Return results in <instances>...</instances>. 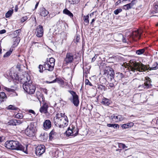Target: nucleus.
I'll return each instance as SVG.
<instances>
[{
  "label": "nucleus",
  "mask_w": 158,
  "mask_h": 158,
  "mask_svg": "<svg viewBox=\"0 0 158 158\" xmlns=\"http://www.w3.org/2000/svg\"><path fill=\"white\" fill-rule=\"evenodd\" d=\"M63 12L64 14L67 15L70 18L73 19V14L68 9L66 8L63 10Z\"/></svg>",
  "instance_id": "obj_17"
},
{
  "label": "nucleus",
  "mask_w": 158,
  "mask_h": 158,
  "mask_svg": "<svg viewBox=\"0 0 158 158\" xmlns=\"http://www.w3.org/2000/svg\"><path fill=\"white\" fill-rule=\"evenodd\" d=\"M49 62L51 63V64H52V65L51 66H51L52 67L53 66V65H55V59L52 57L50 58L49 60Z\"/></svg>",
  "instance_id": "obj_34"
},
{
  "label": "nucleus",
  "mask_w": 158,
  "mask_h": 158,
  "mask_svg": "<svg viewBox=\"0 0 158 158\" xmlns=\"http://www.w3.org/2000/svg\"><path fill=\"white\" fill-rule=\"evenodd\" d=\"M29 112L33 114L34 115L35 114V113L34 111L32 110H29Z\"/></svg>",
  "instance_id": "obj_50"
},
{
  "label": "nucleus",
  "mask_w": 158,
  "mask_h": 158,
  "mask_svg": "<svg viewBox=\"0 0 158 158\" xmlns=\"http://www.w3.org/2000/svg\"><path fill=\"white\" fill-rule=\"evenodd\" d=\"M74 60V56L72 53L67 52L64 58V61L66 64L72 63Z\"/></svg>",
  "instance_id": "obj_8"
},
{
  "label": "nucleus",
  "mask_w": 158,
  "mask_h": 158,
  "mask_svg": "<svg viewBox=\"0 0 158 158\" xmlns=\"http://www.w3.org/2000/svg\"><path fill=\"white\" fill-rule=\"evenodd\" d=\"M27 19V16H24L21 19V21L22 22V23H23L25 21H26Z\"/></svg>",
  "instance_id": "obj_45"
},
{
  "label": "nucleus",
  "mask_w": 158,
  "mask_h": 158,
  "mask_svg": "<svg viewBox=\"0 0 158 158\" xmlns=\"http://www.w3.org/2000/svg\"><path fill=\"white\" fill-rule=\"evenodd\" d=\"M80 39V37L78 36H77L76 37V41L78 42Z\"/></svg>",
  "instance_id": "obj_55"
},
{
  "label": "nucleus",
  "mask_w": 158,
  "mask_h": 158,
  "mask_svg": "<svg viewBox=\"0 0 158 158\" xmlns=\"http://www.w3.org/2000/svg\"><path fill=\"white\" fill-rule=\"evenodd\" d=\"M49 13V12L46 10L45 8H44L42 9L40 15L41 16L45 17Z\"/></svg>",
  "instance_id": "obj_26"
},
{
  "label": "nucleus",
  "mask_w": 158,
  "mask_h": 158,
  "mask_svg": "<svg viewBox=\"0 0 158 158\" xmlns=\"http://www.w3.org/2000/svg\"><path fill=\"white\" fill-rule=\"evenodd\" d=\"M23 87L24 90L29 94H34L35 90L36 87L32 83L31 81H26L23 85Z\"/></svg>",
  "instance_id": "obj_3"
},
{
  "label": "nucleus",
  "mask_w": 158,
  "mask_h": 158,
  "mask_svg": "<svg viewBox=\"0 0 158 158\" xmlns=\"http://www.w3.org/2000/svg\"><path fill=\"white\" fill-rule=\"evenodd\" d=\"M136 2L137 1L136 0H132L131 3L123 6V8L125 10H128L131 9Z\"/></svg>",
  "instance_id": "obj_15"
},
{
  "label": "nucleus",
  "mask_w": 158,
  "mask_h": 158,
  "mask_svg": "<svg viewBox=\"0 0 158 158\" xmlns=\"http://www.w3.org/2000/svg\"><path fill=\"white\" fill-rule=\"evenodd\" d=\"M55 132H54V131H53V130H52L50 132V133H49V134H50V135H55Z\"/></svg>",
  "instance_id": "obj_52"
},
{
  "label": "nucleus",
  "mask_w": 158,
  "mask_h": 158,
  "mask_svg": "<svg viewBox=\"0 0 158 158\" xmlns=\"http://www.w3.org/2000/svg\"><path fill=\"white\" fill-rule=\"evenodd\" d=\"M36 31V36L39 37H42L44 31L43 27L42 26L40 25L37 28Z\"/></svg>",
  "instance_id": "obj_12"
},
{
  "label": "nucleus",
  "mask_w": 158,
  "mask_h": 158,
  "mask_svg": "<svg viewBox=\"0 0 158 158\" xmlns=\"http://www.w3.org/2000/svg\"><path fill=\"white\" fill-rule=\"evenodd\" d=\"M73 131H72L70 127L68 129L67 131H66V135L68 136H73L74 134H73Z\"/></svg>",
  "instance_id": "obj_27"
},
{
  "label": "nucleus",
  "mask_w": 158,
  "mask_h": 158,
  "mask_svg": "<svg viewBox=\"0 0 158 158\" xmlns=\"http://www.w3.org/2000/svg\"><path fill=\"white\" fill-rule=\"evenodd\" d=\"M48 104L46 102H44L43 106L40 109V112L41 113L46 114L48 113Z\"/></svg>",
  "instance_id": "obj_14"
},
{
  "label": "nucleus",
  "mask_w": 158,
  "mask_h": 158,
  "mask_svg": "<svg viewBox=\"0 0 158 158\" xmlns=\"http://www.w3.org/2000/svg\"><path fill=\"white\" fill-rule=\"evenodd\" d=\"M15 119H12L10 120L7 123L8 125L15 126Z\"/></svg>",
  "instance_id": "obj_33"
},
{
  "label": "nucleus",
  "mask_w": 158,
  "mask_h": 158,
  "mask_svg": "<svg viewBox=\"0 0 158 158\" xmlns=\"http://www.w3.org/2000/svg\"><path fill=\"white\" fill-rule=\"evenodd\" d=\"M117 77H118V80H121L124 77L123 74L122 73H117Z\"/></svg>",
  "instance_id": "obj_36"
},
{
  "label": "nucleus",
  "mask_w": 158,
  "mask_h": 158,
  "mask_svg": "<svg viewBox=\"0 0 158 158\" xmlns=\"http://www.w3.org/2000/svg\"><path fill=\"white\" fill-rule=\"evenodd\" d=\"M13 51V49L10 48L9 51L7 52L4 55V57H7L9 56L11 54Z\"/></svg>",
  "instance_id": "obj_30"
},
{
  "label": "nucleus",
  "mask_w": 158,
  "mask_h": 158,
  "mask_svg": "<svg viewBox=\"0 0 158 158\" xmlns=\"http://www.w3.org/2000/svg\"><path fill=\"white\" fill-rule=\"evenodd\" d=\"M144 81V84L140 85L139 87H141L143 89H148L151 88L152 85L151 84L152 81L151 79L149 77H146L145 78Z\"/></svg>",
  "instance_id": "obj_6"
},
{
  "label": "nucleus",
  "mask_w": 158,
  "mask_h": 158,
  "mask_svg": "<svg viewBox=\"0 0 158 158\" xmlns=\"http://www.w3.org/2000/svg\"><path fill=\"white\" fill-rule=\"evenodd\" d=\"M43 68H44V65H43L40 64L39 65L38 68L39 69V71L40 73L43 72Z\"/></svg>",
  "instance_id": "obj_42"
},
{
  "label": "nucleus",
  "mask_w": 158,
  "mask_h": 158,
  "mask_svg": "<svg viewBox=\"0 0 158 158\" xmlns=\"http://www.w3.org/2000/svg\"><path fill=\"white\" fill-rule=\"evenodd\" d=\"M45 151V147L44 145H41L37 146L36 149L35 153L37 155L40 156Z\"/></svg>",
  "instance_id": "obj_11"
},
{
  "label": "nucleus",
  "mask_w": 158,
  "mask_h": 158,
  "mask_svg": "<svg viewBox=\"0 0 158 158\" xmlns=\"http://www.w3.org/2000/svg\"><path fill=\"white\" fill-rule=\"evenodd\" d=\"M7 109L9 110H17L18 108L15 107L14 106L12 105H10L8 107Z\"/></svg>",
  "instance_id": "obj_35"
},
{
  "label": "nucleus",
  "mask_w": 158,
  "mask_h": 158,
  "mask_svg": "<svg viewBox=\"0 0 158 158\" xmlns=\"http://www.w3.org/2000/svg\"><path fill=\"white\" fill-rule=\"evenodd\" d=\"M55 135H50L49 134V139L52 140L53 138H54Z\"/></svg>",
  "instance_id": "obj_51"
},
{
  "label": "nucleus",
  "mask_w": 158,
  "mask_h": 158,
  "mask_svg": "<svg viewBox=\"0 0 158 158\" xmlns=\"http://www.w3.org/2000/svg\"><path fill=\"white\" fill-rule=\"evenodd\" d=\"M39 4V2H37L35 5V9H36Z\"/></svg>",
  "instance_id": "obj_58"
},
{
  "label": "nucleus",
  "mask_w": 158,
  "mask_h": 158,
  "mask_svg": "<svg viewBox=\"0 0 158 158\" xmlns=\"http://www.w3.org/2000/svg\"><path fill=\"white\" fill-rule=\"evenodd\" d=\"M85 83L86 85H89L90 86H93L92 84L89 82V81L87 79H86L85 80Z\"/></svg>",
  "instance_id": "obj_43"
},
{
  "label": "nucleus",
  "mask_w": 158,
  "mask_h": 158,
  "mask_svg": "<svg viewBox=\"0 0 158 158\" xmlns=\"http://www.w3.org/2000/svg\"><path fill=\"white\" fill-rule=\"evenodd\" d=\"M2 137H0V143L2 141Z\"/></svg>",
  "instance_id": "obj_60"
},
{
  "label": "nucleus",
  "mask_w": 158,
  "mask_h": 158,
  "mask_svg": "<svg viewBox=\"0 0 158 158\" xmlns=\"http://www.w3.org/2000/svg\"><path fill=\"white\" fill-rule=\"evenodd\" d=\"M101 103L104 105L108 106L110 104V102L109 99L103 98L102 99Z\"/></svg>",
  "instance_id": "obj_19"
},
{
  "label": "nucleus",
  "mask_w": 158,
  "mask_h": 158,
  "mask_svg": "<svg viewBox=\"0 0 158 158\" xmlns=\"http://www.w3.org/2000/svg\"><path fill=\"white\" fill-rule=\"evenodd\" d=\"M6 30H5L3 29L0 31V34H2L6 32Z\"/></svg>",
  "instance_id": "obj_48"
},
{
  "label": "nucleus",
  "mask_w": 158,
  "mask_h": 158,
  "mask_svg": "<svg viewBox=\"0 0 158 158\" xmlns=\"http://www.w3.org/2000/svg\"><path fill=\"white\" fill-rule=\"evenodd\" d=\"M20 29L17 30H16L14 32V34H15L16 33L18 34V33H19L20 32Z\"/></svg>",
  "instance_id": "obj_49"
},
{
  "label": "nucleus",
  "mask_w": 158,
  "mask_h": 158,
  "mask_svg": "<svg viewBox=\"0 0 158 158\" xmlns=\"http://www.w3.org/2000/svg\"><path fill=\"white\" fill-rule=\"evenodd\" d=\"M118 146L119 148H123V149H124L126 148H127V147L126 146V145L122 143H118Z\"/></svg>",
  "instance_id": "obj_38"
},
{
  "label": "nucleus",
  "mask_w": 158,
  "mask_h": 158,
  "mask_svg": "<svg viewBox=\"0 0 158 158\" xmlns=\"http://www.w3.org/2000/svg\"><path fill=\"white\" fill-rule=\"evenodd\" d=\"M98 56V55H95L94 56L92 59V62H94Z\"/></svg>",
  "instance_id": "obj_47"
},
{
  "label": "nucleus",
  "mask_w": 158,
  "mask_h": 158,
  "mask_svg": "<svg viewBox=\"0 0 158 158\" xmlns=\"http://www.w3.org/2000/svg\"><path fill=\"white\" fill-rule=\"evenodd\" d=\"M15 121H15V126L19 125L22 123V122L19 120L15 119Z\"/></svg>",
  "instance_id": "obj_44"
},
{
  "label": "nucleus",
  "mask_w": 158,
  "mask_h": 158,
  "mask_svg": "<svg viewBox=\"0 0 158 158\" xmlns=\"http://www.w3.org/2000/svg\"><path fill=\"white\" fill-rule=\"evenodd\" d=\"M44 127L45 129L50 128L51 127V123L49 120H46L44 123Z\"/></svg>",
  "instance_id": "obj_18"
},
{
  "label": "nucleus",
  "mask_w": 158,
  "mask_h": 158,
  "mask_svg": "<svg viewBox=\"0 0 158 158\" xmlns=\"http://www.w3.org/2000/svg\"><path fill=\"white\" fill-rule=\"evenodd\" d=\"M95 19H92V21L91 22V24H92L95 21Z\"/></svg>",
  "instance_id": "obj_59"
},
{
  "label": "nucleus",
  "mask_w": 158,
  "mask_h": 158,
  "mask_svg": "<svg viewBox=\"0 0 158 158\" xmlns=\"http://www.w3.org/2000/svg\"><path fill=\"white\" fill-rule=\"evenodd\" d=\"M40 137L41 139L43 140H45L47 139V135L44 133L43 135H41Z\"/></svg>",
  "instance_id": "obj_41"
},
{
  "label": "nucleus",
  "mask_w": 158,
  "mask_h": 158,
  "mask_svg": "<svg viewBox=\"0 0 158 158\" xmlns=\"http://www.w3.org/2000/svg\"><path fill=\"white\" fill-rule=\"evenodd\" d=\"M112 124H107V126L108 127H112Z\"/></svg>",
  "instance_id": "obj_57"
},
{
  "label": "nucleus",
  "mask_w": 158,
  "mask_h": 158,
  "mask_svg": "<svg viewBox=\"0 0 158 158\" xmlns=\"http://www.w3.org/2000/svg\"><path fill=\"white\" fill-rule=\"evenodd\" d=\"M63 115H65L64 114L62 113H58L56 114L55 117L54 118V123L56 127L59 126L61 120H62L64 116Z\"/></svg>",
  "instance_id": "obj_7"
},
{
  "label": "nucleus",
  "mask_w": 158,
  "mask_h": 158,
  "mask_svg": "<svg viewBox=\"0 0 158 158\" xmlns=\"http://www.w3.org/2000/svg\"><path fill=\"white\" fill-rule=\"evenodd\" d=\"M122 9L121 8L117 9L114 11V13L116 15H118L119 13L122 11Z\"/></svg>",
  "instance_id": "obj_39"
},
{
  "label": "nucleus",
  "mask_w": 158,
  "mask_h": 158,
  "mask_svg": "<svg viewBox=\"0 0 158 158\" xmlns=\"http://www.w3.org/2000/svg\"><path fill=\"white\" fill-rule=\"evenodd\" d=\"M14 43L12 45L13 47H15L16 46L18 45L20 41V39L19 37H16L14 39Z\"/></svg>",
  "instance_id": "obj_24"
},
{
  "label": "nucleus",
  "mask_w": 158,
  "mask_h": 158,
  "mask_svg": "<svg viewBox=\"0 0 158 158\" xmlns=\"http://www.w3.org/2000/svg\"><path fill=\"white\" fill-rule=\"evenodd\" d=\"M63 116L64 117L62 119V120H61L59 125V126H58L57 127L60 128H64L67 127L68 124L67 117L65 115H63Z\"/></svg>",
  "instance_id": "obj_10"
},
{
  "label": "nucleus",
  "mask_w": 158,
  "mask_h": 158,
  "mask_svg": "<svg viewBox=\"0 0 158 158\" xmlns=\"http://www.w3.org/2000/svg\"><path fill=\"white\" fill-rule=\"evenodd\" d=\"M97 88L102 91H105L106 90L105 87L104 85H98Z\"/></svg>",
  "instance_id": "obj_32"
},
{
  "label": "nucleus",
  "mask_w": 158,
  "mask_h": 158,
  "mask_svg": "<svg viewBox=\"0 0 158 158\" xmlns=\"http://www.w3.org/2000/svg\"><path fill=\"white\" fill-rule=\"evenodd\" d=\"M121 0H118L117 2L116 3V5H118L119 4L121 3Z\"/></svg>",
  "instance_id": "obj_54"
},
{
  "label": "nucleus",
  "mask_w": 158,
  "mask_h": 158,
  "mask_svg": "<svg viewBox=\"0 0 158 158\" xmlns=\"http://www.w3.org/2000/svg\"><path fill=\"white\" fill-rule=\"evenodd\" d=\"M111 118L113 121H114L116 122H118L122 121L124 119V117L120 115L116 116L113 114L111 116Z\"/></svg>",
  "instance_id": "obj_13"
},
{
  "label": "nucleus",
  "mask_w": 158,
  "mask_h": 158,
  "mask_svg": "<svg viewBox=\"0 0 158 158\" xmlns=\"http://www.w3.org/2000/svg\"><path fill=\"white\" fill-rule=\"evenodd\" d=\"M13 10H10L7 11L6 14V18H9L10 17L13 13Z\"/></svg>",
  "instance_id": "obj_31"
},
{
  "label": "nucleus",
  "mask_w": 158,
  "mask_h": 158,
  "mask_svg": "<svg viewBox=\"0 0 158 158\" xmlns=\"http://www.w3.org/2000/svg\"><path fill=\"white\" fill-rule=\"evenodd\" d=\"M134 125V123H133L131 122L123 124L122 125L121 127L123 129H125L133 127Z\"/></svg>",
  "instance_id": "obj_22"
},
{
  "label": "nucleus",
  "mask_w": 158,
  "mask_h": 158,
  "mask_svg": "<svg viewBox=\"0 0 158 158\" xmlns=\"http://www.w3.org/2000/svg\"><path fill=\"white\" fill-rule=\"evenodd\" d=\"M109 86L111 88H112L114 86V85L113 83H110L109 84Z\"/></svg>",
  "instance_id": "obj_53"
},
{
  "label": "nucleus",
  "mask_w": 158,
  "mask_h": 158,
  "mask_svg": "<svg viewBox=\"0 0 158 158\" xmlns=\"http://www.w3.org/2000/svg\"><path fill=\"white\" fill-rule=\"evenodd\" d=\"M84 25H87L89 23V16L88 15L85 16L84 17Z\"/></svg>",
  "instance_id": "obj_28"
},
{
  "label": "nucleus",
  "mask_w": 158,
  "mask_h": 158,
  "mask_svg": "<svg viewBox=\"0 0 158 158\" xmlns=\"http://www.w3.org/2000/svg\"><path fill=\"white\" fill-rule=\"evenodd\" d=\"M156 124H157L158 125V119H157V120H156Z\"/></svg>",
  "instance_id": "obj_63"
},
{
  "label": "nucleus",
  "mask_w": 158,
  "mask_h": 158,
  "mask_svg": "<svg viewBox=\"0 0 158 158\" xmlns=\"http://www.w3.org/2000/svg\"><path fill=\"white\" fill-rule=\"evenodd\" d=\"M69 92L72 95V97L69 98V100L74 104L75 106H77L79 102L78 96L75 92L73 91L69 90Z\"/></svg>",
  "instance_id": "obj_5"
},
{
  "label": "nucleus",
  "mask_w": 158,
  "mask_h": 158,
  "mask_svg": "<svg viewBox=\"0 0 158 158\" xmlns=\"http://www.w3.org/2000/svg\"><path fill=\"white\" fill-rule=\"evenodd\" d=\"M145 50V48L140 49L136 51V53L138 55H140L144 52Z\"/></svg>",
  "instance_id": "obj_29"
},
{
  "label": "nucleus",
  "mask_w": 158,
  "mask_h": 158,
  "mask_svg": "<svg viewBox=\"0 0 158 158\" xmlns=\"http://www.w3.org/2000/svg\"><path fill=\"white\" fill-rule=\"evenodd\" d=\"M56 82H57L59 84L61 85H63L64 83V81L62 79L60 78H56L53 81L49 82V83H53Z\"/></svg>",
  "instance_id": "obj_23"
},
{
  "label": "nucleus",
  "mask_w": 158,
  "mask_h": 158,
  "mask_svg": "<svg viewBox=\"0 0 158 158\" xmlns=\"http://www.w3.org/2000/svg\"><path fill=\"white\" fill-rule=\"evenodd\" d=\"M33 44H35L36 43V42H33Z\"/></svg>",
  "instance_id": "obj_64"
},
{
  "label": "nucleus",
  "mask_w": 158,
  "mask_h": 158,
  "mask_svg": "<svg viewBox=\"0 0 158 158\" xmlns=\"http://www.w3.org/2000/svg\"><path fill=\"white\" fill-rule=\"evenodd\" d=\"M34 124V123H31L25 130V134L30 137L35 135L36 130Z\"/></svg>",
  "instance_id": "obj_4"
},
{
  "label": "nucleus",
  "mask_w": 158,
  "mask_h": 158,
  "mask_svg": "<svg viewBox=\"0 0 158 158\" xmlns=\"http://www.w3.org/2000/svg\"><path fill=\"white\" fill-rule=\"evenodd\" d=\"M4 89L7 92L11 93L10 94H12L13 96H17L18 95L15 92V90L14 89H11L6 87H4Z\"/></svg>",
  "instance_id": "obj_21"
},
{
  "label": "nucleus",
  "mask_w": 158,
  "mask_h": 158,
  "mask_svg": "<svg viewBox=\"0 0 158 158\" xmlns=\"http://www.w3.org/2000/svg\"><path fill=\"white\" fill-rule=\"evenodd\" d=\"M128 66L129 70L133 72L135 71L142 72L148 70L151 71L152 70H156L158 69V64L156 62H155L152 67H150L149 65L147 66L143 64L141 62L131 61Z\"/></svg>",
  "instance_id": "obj_1"
},
{
  "label": "nucleus",
  "mask_w": 158,
  "mask_h": 158,
  "mask_svg": "<svg viewBox=\"0 0 158 158\" xmlns=\"http://www.w3.org/2000/svg\"><path fill=\"white\" fill-rule=\"evenodd\" d=\"M72 127V131H73V134H74L73 136L77 135L78 133L79 130L77 128H76L75 127H73V126H71Z\"/></svg>",
  "instance_id": "obj_25"
},
{
  "label": "nucleus",
  "mask_w": 158,
  "mask_h": 158,
  "mask_svg": "<svg viewBox=\"0 0 158 158\" xmlns=\"http://www.w3.org/2000/svg\"><path fill=\"white\" fill-rule=\"evenodd\" d=\"M61 22H62V20H59V21H58V23H60Z\"/></svg>",
  "instance_id": "obj_62"
},
{
  "label": "nucleus",
  "mask_w": 158,
  "mask_h": 158,
  "mask_svg": "<svg viewBox=\"0 0 158 158\" xmlns=\"http://www.w3.org/2000/svg\"><path fill=\"white\" fill-rule=\"evenodd\" d=\"M105 74L107 75L108 77L111 80L114 78V70L111 68H108L107 69H105Z\"/></svg>",
  "instance_id": "obj_9"
},
{
  "label": "nucleus",
  "mask_w": 158,
  "mask_h": 158,
  "mask_svg": "<svg viewBox=\"0 0 158 158\" xmlns=\"http://www.w3.org/2000/svg\"><path fill=\"white\" fill-rule=\"evenodd\" d=\"M7 97L6 94L4 92H0V102H2L6 101Z\"/></svg>",
  "instance_id": "obj_20"
},
{
  "label": "nucleus",
  "mask_w": 158,
  "mask_h": 158,
  "mask_svg": "<svg viewBox=\"0 0 158 158\" xmlns=\"http://www.w3.org/2000/svg\"><path fill=\"white\" fill-rule=\"evenodd\" d=\"M18 10V6L17 5H16L15 6V10L16 12Z\"/></svg>",
  "instance_id": "obj_56"
},
{
  "label": "nucleus",
  "mask_w": 158,
  "mask_h": 158,
  "mask_svg": "<svg viewBox=\"0 0 158 158\" xmlns=\"http://www.w3.org/2000/svg\"><path fill=\"white\" fill-rule=\"evenodd\" d=\"M51 65L52 64H49V63L44 62V68L45 70H47L49 71H52L54 69V65H53V66L52 67L51 66Z\"/></svg>",
  "instance_id": "obj_16"
},
{
  "label": "nucleus",
  "mask_w": 158,
  "mask_h": 158,
  "mask_svg": "<svg viewBox=\"0 0 158 158\" xmlns=\"http://www.w3.org/2000/svg\"><path fill=\"white\" fill-rule=\"evenodd\" d=\"M2 49L0 48V54H1L2 53Z\"/></svg>",
  "instance_id": "obj_61"
},
{
  "label": "nucleus",
  "mask_w": 158,
  "mask_h": 158,
  "mask_svg": "<svg viewBox=\"0 0 158 158\" xmlns=\"http://www.w3.org/2000/svg\"><path fill=\"white\" fill-rule=\"evenodd\" d=\"M5 146L7 148L12 150L21 151L27 154V146H26L25 150V148L18 141H7L5 142Z\"/></svg>",
  "instance_id": "obj_2"
},
{
  "label": "nucleus",
  "mask_w": 158,
  "mask_h": 158,
  "mask_svg": "<svg viewBox=\"0 0 158 158\" xmlns=\"http://www.w3.org/2000/svg\"><path fill=\"white\" fill-rule=\"evenodd\" d=\"M119 125L118 124H112V127H114V128L117 129L119 128Z\"/></svg>",
  "instance_id": "obj_46"
},
{
  "label": "nucleus",
  "mask_w": 158,
  "mask_h": 158,
  "mask_svg": "<svg viewBox=\"0 0 158 158\" xmlns=\"http://www.w3.org/2000/svg\"><path fill=\"white\" fill-rule=\"evenodd\" d=\"M80 0H70L69 2L71 4H74L78 3Z\"/></svg>",
  "instance_id": "obj_40"
},
{
  "label": "nucleus",
  "mask_w": 158,
  "mask_h": 158,
  "mask_svg": "<svg viewBox=\"0 0 158 158\" xmlns=\"http://www.w3.org/2000/svg\"><path fill=\"white\" fill-rule=\"evenodd\" d=\"M23 117V116L22 114L20 113L17 114L15 116V118L19 119L22 118Z\"/></svg>",
  "instance_id": "obj_37"
}]
</instances>
